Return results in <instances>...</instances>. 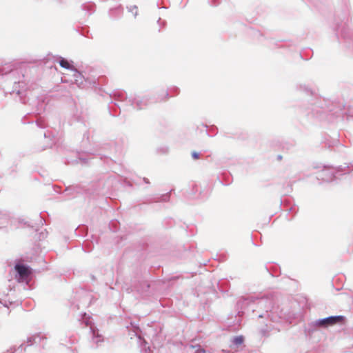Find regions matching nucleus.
Wrapping results in <instances>:
<instances>
[{
	"label": "nucleus",
	"instance_id": "obj_5",
	"mask_svg": "<svg viewBox=\"0 0 353 353\" xmlns=\"http://www.w3.org/2000/svg\"><path fill=\"white\" fill-rule=\"evenodd\" d=\"M192 157L194 159H198L199 158V154L197 152H192Z\"/></svg>",
	"mask_w": 353,
	"mask_h": 353
},
{
	"label": "nucleus",
	"instance_id": "obj_4",
	"mask_svg": "<svg viewBox=\"0 0 353 353\" xmlns=\"http://www.w3.org/2000/svg\"><path fill=\"white\" fill-rule=\"evenodd\" d=\"M244 339L242 336H236L234 339L233 342L235 345H241L243 343Z\"/></svg>",
	"mask_w": 353,
	"mask_h": 353
},
{
	"label": "nucleus",
	"instance_id": "obj_1",
	"mask_svg": "<svg viewBox=\"0 0 353 353\" xmlns=\"http://www.w3.org/2000/svg\"><path fill=\"white\" fill-rule=\"evenodd\" d=\"M345 317L343 316H330L319 321V325L321 327H328L336 325L337 323H341L344 322Z\"/></svg>",
	"mask_w": 353,
	"mask_h": 353
},
{
	"label": "nucleus",
	"instance_id": "obj_2",
	"mask_svg": "<svg viewBox=\"0 0 353 353\" xmlns=\"http://www.w3.org/2000/svg\"><path fill=\"white\" fill-rule=\"evenodd\" d=\"M15 270L17 272V273L19 274V275L21 279L28 278L30 276V274H31V271L28 268V267H27L24 265H20V264L16 265Z\"/></svg>",
	"mask_w": 353,
	"mask_h": 353
},
{
	"label": "nucleus",
	"instance_id": "obj_3",
	"mask_svg": "<svg viewBox=\"0 0 353 353\" xmlns=\"http://www.w3.org/2000/svg\"><path fill=\"white\" fill-rule=\"evenodd\" d=\"M59 64L62 68H64L66 69H69L70 68V64L69 63V62L67 60H65V59H61L59 61Z\"/></svg>",
	"mask_w": 353,
	"mask_h": 353
}]
</instances>
